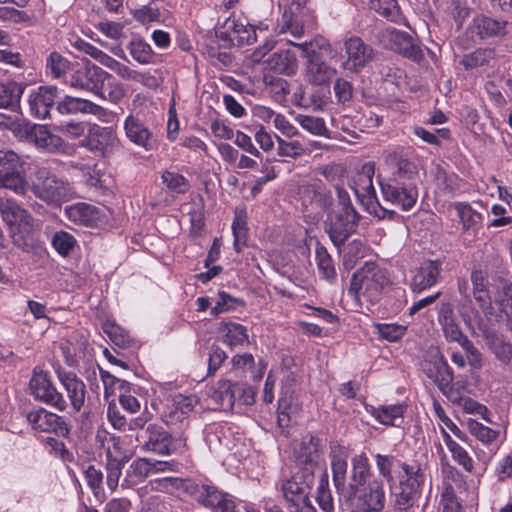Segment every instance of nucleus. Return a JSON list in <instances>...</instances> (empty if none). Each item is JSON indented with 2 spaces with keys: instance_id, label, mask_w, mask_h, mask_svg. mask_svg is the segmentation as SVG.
I'll return each mask as SVG.
<instances>
[{
  "instance_id": "1",
  "label": "nucleus",
  "mask_w": 512,
  "mask_h": 512,
  "mask_svg": "<svg viewBox=\"0 0 512 512\" xmlns=\"http://www.w3.org/2000/svg\"><path fill=\"white\" fill-rule=\"evenodd\" d=\"M391 283L387 271L375 261H367L351 279L348 295L361 304L362 300L370 304L377 303L382 291Z\"/></svg>"
},
{
  "instance_id": "2",
  "label": "nucleus",
  "mask_w": 512,
  "mask_h": 512,
  "mask_svg": "<svg viewBox=\"0 0 512 512\" xmlns=\"http://www.w3.org/2000/svg\"><path fill=\"white\" fill-rule=\"evenodd\" d=\"M0 214L3 221L10 229L14 245L21 247L24 252H29L32 246L30 233L33 229V218L14 199H0Z\"/></svg>"
},
{
  "instance_id": "3",
  "label": "nucleus",
  "mask_w": 512,
  "mask_h": 512,
  "mask_svg": "<svg viewBox=\"0 0 512 512\" xmlns=\"http://www.w3.org/2000/svg\"><path fill=\"white\" fill-rule=\"evenodd\" d=\"M36 178L38 182L32 185V192L48 204L61 205L74 198L76 194L69 182L58 178L48 168H39Z\"/></svg>"
},
{
  "instance_id": "4",
  "label": "nucleus",
  "mask_w": 512,
  "mask_h": 512,
  "mask_svg": "<svg viewBox=\"0 0 512 512\" xmlns=\"http://www.w3.org/2000/svg\"><path fill=\"white\" fill-rule=\"evenodd\" d=\"M27 163L14 151H0V188L24 195L28 188Z\"/></svg>"
},
{
  "instance_id": "5",
  "label": "nucleus",
  "mask_w": 512,
  "mask_h": 512,
  "mask_svg": "<svg viewBox=\"0 0 512 512\" xmlns=\"http://www.w3.org/2000/svg\"><path fill=\"white\" fill-rule=\"evenodd\" d=\"M195 396L176 395L170 404L167 405L162 420L166 425L174 429L177 435L175 441L179 442L182 446L186 445L188 434L186 430L189 427L190 416L197 404Z\"/></svg>"
},
{
  "instance_id": "6",
  "label": "nucleus",
  "mask_w": 512,
  "mask_h": 512,
  "mask_svg": "<svg viewBox=\"0 0 512 512\" xmlns=\"http://www.w3.org/2000/svg\"><path fill=\"white\" fill-rule=\"evenodd\" d=\"M186 491L195 501L214 512H238L233 496L213 484L189 482Z\"/></svg>"
},
{
  "instance_id": "7",
  "label": "nucleus",
  "mask_w": 512,
  "mask_h": 512,
  "mask_svg": "<svg viewBox=\"0 0 512 512\" xmlns=\"http://www.w3.org/2000/svg\"><path fill=\"white\" fill-rule=\"evenodd\" d=\"M359 218L355 208H333L328 212L325 231L335 246L339 247L356 231Z\"/></svg>"
},
{
  "instance_id": "8",
  "label": "nucleus",
  "mask_w": 512,
  "mask_h": 512,
  "mask_svg": "<svg viewBox=\"0 0 512 512\" xmlns=\"http://www.w3.org/2000/svg\"><path fill=\"white\" fill-rule=\"evenodd\" d=\"M344 56L341 68L349 73L359 74L375 59L376 51L359 36H350L343 42Z\"/></svg>"
},
{
  "instance_id": "9",
  "label": "nucleus",
  "mask_w": 512,
  "mask_h": 512,
  "mask_svg": "<svg viewBox=\"0 0 512 512\" xmlns=\"http://www.w3.org/2000/svg\"><path fill=\"white\" fill-rule=\"evenodd\" d=\"M384 199L403 211L411 210L418 199L416 179H387L380 183Z\"/></svg>"
},
{
  "instance_id": "10",
  "label": "nucleus",
  "mask_w": 512,
  "mask_h": 512,
  "mask_svg": "<svg viewBox=\"0 0 512 512\" xmlns=\"http://www.w3.org/2000/svg\"><path fill=\"white\" fill-rule=\"evenodd\" d=\"M442 493L440 504L443 512H462V506L457 498V491H466L467 482L464 475L455 467L447 464L442 467Z\"/></svg>"
},
{
  "instance_id": "11",
  "label": "nucleus",
  "mask_w": 512,
  "mask_h": 512,
  "mask_svg": "<svg viewBox=\"0 0 512 512\" xmlns=\"http://www.w3.org/2000/svg\"><path fill=\"white\" fill-rule=\"evenodd\" d=\"M31 394L34 398L58 411H65L67 402L56 387L53 385L48 372L34 369L29 382Z\"/></svg>"
},
{
  "instance_id": "12",
  "label": "nucleus",
  "mask_w": 512,
  "mask_h": 512,
  "mask_svg": "<svg viewBox=\"0 0 512 512\" xmlns=\"http://www.w3.org/2000/svg\"><path fill=\"white\" fill-rule=\"evenodd\" d=\"M315 16L307 9L296 5L285 10L277 24L279 33L289 32L292 36L299 38L315 27Z\"/></svg>"
},
{
  "instance_id": "13",
  "label": "nucleus",
  "mask_w": 512,
  "mask_h": 512,
  "mask_svg": "<svg viewBox=\"0 0 512 512\" xmlns=\"http://www.w3.org/2000/svg\"><path fill=\"white\" fill-rule=\"evenodd\" d=\"M353 512H380L385 506V491L382 481H369L363 490L354 496L346 497Z\"/></svg>"
},
{
  "instance_id": "14",
  "label": "nucleus",
  "mask_w": 512,
  "mask_h": 512,
  "mask_svg": "<svg viewBox=\"0 0 512 512\" xmlns=\"http://www.w3.org/2000/svg\"><path fill=\"white\" fill-rule=\"evenodd\" d=\"M81 143L83 147L102 157L110 155L119 146V140L113 129L97 124L89 128Z\"/></svg>"
},
{
  "instance_id": "15",
  "label": "nucleus",
  "mask_w": 512,
  "mask_h": 512,
  "mask_svg": "<svg viewBox=\"0 0 512 512\" xmlns=\"http://www.w3.org/2000/svg\"><path fill=\"white\" fill-rule=\"evenodd\" d=\"M383 45L406 58L419 63L423 58V52L418 45L414 43L413 38L405 32L394 28H387L381 33Z\"/></svg>"
},
{
  "instance_id": "16",
  "label": "nucleus",
  "mask_w": 512,
  "mask_h": 512,
  "mask_svg": "<svg viewBox=\"0 0 512 512\" xmlns=\"http://www.w3.org/2000/svg\"><path fill=\"white\" fill-rule=\"evenodd\" d=\"M312 473L295 474L290 479L284 480L281 491L286 504L289 506L312 505L309 494L312 483Z\"/></svg>"
},
{
  "instance_id": "17",
  "label": "nucleus",
  "mask_w": 512,
  "mask_h": 512,
  "mask_svg": "<svg viewBox=\"0 0 512 512\" xmlns=\"http://www.w3.org/2000/svg\"><path fill=\"white\" fill-rule=\"evenodd\" d=\"M26 137L37 149L47 153L65 154L68 144L58 135L51 133L46 126L34 124L26 128Z\"/></svg>"
},
{
  "instance_id": "18",
  "label": "nucleus",
  "mask_w": 512,
  "mask_h": 512,
  "mask_svg": "<svg viewBox=\"0 0 512 512\" xmlns=\"http://www.w3.org/2000/svg\"><path fill=\"white\" fill-rule=\"evenodd\" d=\"M28 423L39 432H54L61 436H67L70 428L64 418L45 408L30 411L27 416Z\"/></svg>"
},
{
  "instance_id": "19",
  "label": "nucleus",
  "mask_w": 512,
  "mask_h": 512,
  "mask_svg": "<svg viewBox=\"0 0 512 512\" xmlns=\"http://www.w3.org/2000/svg\"><path fill=\"white\" fill-rule=\"evenodd\" d=\"M108 78V72L96 65H85L72 71L67 83L70 87L95 94L103 79Z\"/></svg>"
},
{
  "instance_id": "20",
  "label": "nucleus",
  "mask_w": 512,
  "mask_h": 512,
  "mask_svg": "<svg viewBox=\"0 0 512 512\" xmlns=\"http://www.w3.org/2000/svg\"><path fill=\"white\" fill-rule=\"evenodd\" d=\"M126 138L135 146L152 151L156 147L155 137L144 120L133 114L128 115L123 123Z\"/></svg>"
},
{
  "instance_id": "21",
  "label": "nucleus",
  "mask_w": 512,
  "mask_h": 512,
  "mask_svg": "<svg viewBox=\"0 0 512 512\" xmlns=\"http://www.w3.org/2000/svg\"><path fill=\"white\" fill-rule=\"evenodd\" d=\"M142 448L159 455H169L172 451V436L161 426L149 424L145 430L137 435Z\"/></svg>"
},
{
  "instance_id": "22",
  "label": "nucleus",
  "mask_w": 512,
  "mask_h": 512,
  "mask_svg": "<svg viewBox=\"0 0 512 512\" xmlns=\"http://www.w3.org/2000/svg\"><path fill=\"white\" fill-rule=\"evenodd\" d=\"M385 166L391 172L389 179H416L418 169L401 150H385L382 154Z\"/></svg>"
},
{
  "instance_id": "23",
  "label": "nucleus",
  "mask_w": 512,
  "mask_h": 512,
  "mask_svg": "<svg viewBox=\"0 0 512 512\" xmlns=\"http://www.w3.org/2000/svg\"><path fill=\"white\" fill-rule=\"evenodd\" d=\"M58 88L56 86H39L33 89L28 96V105L31 115L38 119L50 116V111L57 103Z\"/></svg>"
},
{
  "instance_id": "24",
  "label": "nucleus",
  "mask_w": 512,
  "mask_h": 512,
  "mask_svg": "<svg viewBox=\"0 0 512 512\" xmlns=\"http://www.w3.org/2000/svg\"><path fill=\"white\" fill-rule=\"evenodd\" d=\"M511 27V24L502 19L492 18L486 15L474 17L467 29L472 36H477L480 40L504 37Z\"/></svg>"
},
{
  "instance_id": "25",
  "label": "nucleus",
  "mask_w": 512,
  "mask_h": 512,
  "mask_svg": "<svg viewBox=\"0 0 512 512\" xmlns=\"http://www.w3.org/2000/svg\"><path fill=\"white\" fill-rule=\"evenodd\" d=\"M424 371L446 397L452 398V382L454 374L443 356L438 353L432 356L431 360L424 368Z\"/></svg>"
},
{
  "instance_id": "26",
  "label": "nucleus",
  "mask_w": 512,
  "mask_h": 512,
  "mask_svg": "<svg viewBox=\"0 0 512 512\" xmlns=\"http://www.w3.org/2000/svg\"><path fill=\"white\" fill-rule=\"evenodd\" d=\"M223 28L230 41L238 46L252 44L257 39L255 27L242 15L228 17Z\"/></svg>"
},
{
  "instance_id": "27",
  "label": "nucleus",
  "mask_w": 512,
  "mask_h": 512,
  "mask_svg": "<svg viewBox=\"0 0 512 512\" xmlns=\"http://www.w3.org/2000/svg\"><path fill=\"white\" fill-rule=\"evenodd\" d=\"M351 465L348 485H345V490L343 491L344 497L354 496L363 490L369 483L368 479L371 476L369 459L364 453L353 456Z\"/></svg>"
},
{
  "instance_id": "28",
  "label": "nucleus",
  "mask_w": 512,
  "mask_h": 512,
  "mask_svg": "<svg viewBox=\"0 0 512 512\" xmlns=\"http://www.w3.org/2000/svg\"><path fill=\"white\" fill-rule=\"evenodd\" d=\"M57 378L66 391L67 397L72 408L79 412L85 402V384L75 373L65 371L62 368H56Z\"/></svg>"
},
{
  "instance_id": "29",
  "label": "nucleus",
  "mask_w": 512,
  "mask_h": 512,
  "mask_svg": "<svg viewBox=\"0 0 512 512\" xmlns=\"http://www.w3.org/2000/svg\"><path fill=\"white\" fill-rule=\"evenodd\" d=\"M65 215L70 221L86 227L97 226L105 216L98 207L83 202L67 206Z\"/></svg>"
},
{
  "instance_id": "30",
  "label": "nucleus",
  "mask_w": 512,
  "mask_h": 512,
  "mask_svg": "<svg viewBox=\"0 0 512 512\" xmlns=\"http://www.w3.org/2000/svg\"><path fill=\"white\" fill-rule=\"evenodd\" d=\"M441 262L431 259H425L416 269L412 279V289L415 292H421L435 285L440 277Z\"/></svg>"
},
{
  "instance_id": "31",
  "label": "nucleus",
  "mask_w": 512,
  "mask_h": 512,
  "mask_svg": "<svg viewBox=\"0 0 512 512\" xmlns=\"http://www.w3.org/2000/svg\"><path fill=\"white\" fill-rule=\"evenodd\" d=\"M244 392L238 384L229 380H220L211 387L209 397L211 400L223 409H231L236 399H240V393Z\"/></svg>"
},
{
  "instance_id": "32",
  "label": "nucleus",
  "mask_w": 512,
  "mask_h": 512,
  "mask_svg": "<svg viewBox=\"0 0 512 512\" xmlns=\"http://www.w3.org/2000/svg\"><path fill=\"white\" fill-rule=\"evenodd\" d=\"M56 111L62 115H75L78 113L98 115L102 107L83 98L66 95L56 103Z\"/></svg>"
},
{
  "instance_id": "33",
  "label": "nucleus",
  "mask_w": 512,
  "mask_h": 512,
  "mask_svg": "<svg viewBox=\"0 0 512 512\" xmlns=\"http://www.w3.org/2000/svg\"><path fill=\"white\" fill-rule=\"evenodd\" d=\"M488 265H482L475 263L471 270V283H472V294L474 299L479 303L480 306H486L490 303V296L488 290Z\"/></svg>"
},
{
  "instance_id": "34",
  "label": "nucleus",
  "mask_w": 512,
  "mask_h": 512,
  "mask_svg": "<svg viewBox=\"0 0 512 512\" xmlns=\"http://www.w3.org/2000/svg\"><path fill=\"white\" fill-rule=\"evenodd\" d=\"M205 440L210 449L219 446L232 449L235 445L233 428L227 423H213L206 430Z\"/></svg>"
},
{
  "instance_id": "35",
  "label": "nucleus",
  "mask_w": 512,
  "mask_h": 512,
  "mask_svg": "<svg viewBox=\"0 0 512 512\" xmlns=\"http://www.w3.org/2000/svg\"><path fill=\"white\" fill-rule=\"evenodd\" d=\"M365 410L383 425L398 426V422L403 421L406 405L395 404L382 405L379 407L366 405Z\"/></svg>"
},
{
  "instance_id": "36",
  "label": "nucleus",
  "mask_w": 512,
  "mask_h": 512,
  "mask_svg": "<svg viewBox=\"0 0 512 512\" xmlns=\"http://www.w3.org/2000/svg\"><path fill=\"white\" fill-rule=\"evenodd\" d=\"M337 70L325 62L322 58L307 60L306 79L313 85L328 84L336 75Z\"/></svg>"
},
{
  "instance_id": "37",
  "label": "nucleus",
  "mask_w": 512,
  "mask_h": 512,
  "mask_svg": "<svg viewBox=\"0 0 512 512\" xmlns=\"http://www.w3.org/2000/svg\"><path fill=\"white\" fill-rule=\"evenodd\" d=\"M303 203L309 201L312 205L322 210L327 209L332 204V196L320 180L303 185L302 187Z\"/></svg>"
},
{
  "instance_id": "38",
  "label": "nucleus",
  "mask_w": 512,
  "mask_h": 512,
  "mask_svg": "<svg viewBox=\"0 0 512 512\" xmlns=\"http://www.w3.org/2000/svg\"><path fill=\"white\" fill-rule=\"evenodd\" d=\"M466 425L469 433L485 447L491 450L499 447L497 441L500 436V431L498 429L486 426L472 418L466 420Z\"/></svg>"
},
{
  "instance_id": "39",
  "label": "nucleus",
  "mask_w": 512,
  "mask_h": 512,
  "mask_svg": "<svg viewBox=\"0 0 512 512\" xmlns=\"http://www.w3.org/2000/svg\"><path fill=\"white\" fill-rule=\"evenodd\" d=\"M397 478L401 487H407L419 493L425 482L424 471L418 463L408 464L404 462Z\"/></svg>"
},
{
  "instance_id": "40",
  "label": "nucleus",
  "mask_w": 512,
  "mask_h": 512,
  "mask_svg": "<svg viewBox=\"0 0 512 512\" xmlns=\"http://www.w3.org/2000/svg\"><path fill=\"white\" fill-rule=\"evenodd\" d=\"M266 66L277 73L292 75L297 68V58L290 50H280L266 60Z\"/></svg>"
},
{
  "instance_id": "41",
  "label": "nucleus",
  "mask_w": 512,
  "mask_h": 512,
  "mask_svg": "<svg viewBox=\"0 0 512 512\" xmlns=\"http://www.w3.org/2000/svg\"><path fill=\"white\" fill-rule=\"evenodd\" d=\"M485 339L489 349L498 360L509 363L512 358V345L505 337L493 331L486 332Z\"/></svg>"
},
{
  "instance_id": "42",
  "label": "nucleus",
  "mask_w": 512,
  "mask_h": 512,
  "mask_svg": "<svg viewBox=\"0 0 512 512\" xmlns=\"http://www.w3.org/2000/svg\"><path fill=\"white\" fill-rule=\"evenodd\" d=\"M102 329L111 342L120 348H130L135 345V340L130 335V332L118 325L115 321H105L102 325Z\"/></svg>"
},
{
  "instance_id": "43",
  "label": "nucleus",
  "mask_w": 512,
  "mask_h": 512,
  "mask_svg": "<svg viewBox=\"0 0 512 512\" xmlns=\"http://www.w3.org/2000/svg\"><path fill=\"white\" fill-rule=\"evenodd\" d=\"M495 58V50L492 48H477L471 53L463 55L460 64L466 70L489 66Z\"/></svg>"
},
{
  "instance_id": "44",
  "label": "nucleus",
  "mask_w": 512,
  "mask_h": 512,
  "mask_svg": "<svg viewBox=\"0 0 512 512\" xmlns=\"http://www.w3.org/2000/svg\"><path fill=\"white\" fill-rule=\"evenodd\" d=\"M375 461L379 474L388 483H394L395 476L393 473L399 475V471L404 462L400 461L395 456L382 454H376Z\"/></svg>"
},
{
  "instance_id": "45",
  "label": "nucleus",
  "mask_w": 512,
  "mask_h": 512,
  "mask_svg": "<svg viewBox=\"0 0 512 512\" xmlns=\"http://www.w3.org/2000/svg\"><path fill=\"white\" fill-rule=\"evenodd\" d=\"M439 322L447 340L458 342L461 346L465 340H469L460 330L451 309H446L441 312Z\"/></svg>"
},
{
  "instance_id": "46",
  "label": "nucleus",
  "mask_w": 512,
  "mask_h": 512,
  "mask_svg": "<svg viewBox=\"0 0 512 512\" xmlns=\"http://www.w3.org/2000/svg\"><path fill=\"white\" fill-rule=\"evenodd\" d=\"M95 95L111 103H118L124 97L125 91L122 85L108 73V78L101 81Z\"/></svg>"
},
{
  "instance_id": "47",
  "label": "nucleus",
  "mask_w": 512,
  "mask_h": 512,
  "mask_svg": "<svg viewBox=\"0 0 512 512\" xmlns=\"http://www.w3.org/2000/svg\"><path fill=\"white\" fill-rule=\"evenodd\" d=\"M224 342L230 347L244 346L249 343V337L245 326L228 322L223 324Z\"/></svg>"
},
{
  "instance_id": "48",
  "label": "nucleus",
  "mask_w": 512,
  "mask_h": 512,
  "mask_svg": "<svg viewBox=\"0 0 512 512\" xmlns=\"http://www.w3.org/2000/svg\"><path fill=\"white\" fill-rule=\"evenodd\" d=\"M457 215L464 231L475 232L481 221V214L474 210L469 204L457 202L454 204Z\"/></svg>"
},
{
  "instance_id": "49",
  "label": "nucleus",
  "mask_w": 512,
  "mask_h": 512,
  "mask_svg": "<svg viewBox=\"0 0 512 512\" xmlns=\"http://www.w3.org/2000/svg\"><path fill=\"white\" fill-rule=\"evenodd\" d=\"M292 45L299 48L301 56L307 58V60H313L314 58H321V51H330L331 45L329 41L323 37H316L311 41H305L303 43H293Z\"/></svg>"
},
{
  "instance_id": "50",
  "label": "nucleus",
  "mask_w": 512,
  "mask_h": 512,
  "mask_svg": "<svg viewBox=\"0 0 512 512\" xmlns=\"http://www.w3.org/2000/svg\"><path fill=\"white\" fill-rule=\"evenodd\" d=\"M333 482L338 491H344L347 476V460L344 452L333 453L331 456Z\"/></svg>"
},
{
  "instance_id": "51",
  "label": "nucleus",
  "mask_w": 512,
  "mask_h": 512,
  "mask_svg": "<svg viewBox=\"0 0 512 512\" xmlns=\"http://www.w3.org/2000/svg\"><path fill=\"white\" fill-rule=\"evenodd\" d=\"M127 49L130 52L132 58L137 61L139 64L147 65L151 64L154 59V52L146 41L141 38L132 39Z\"/></svg>"
},
{
  "instance_id": "52",
  "label": "nucleus",
  "mask_w": 512,
  "mask_h": 512,
  "mask_svg": "<svg viewBox=\"0 0 512 512\" xmlns=\"http://www.w3.org/2000/svg\"><path fill=\"white\" fill-rule=\"evenodd\" d=\"M24 87L14 81L0 83V108H10L19 103Z\"/></svg>"
},
{
  "instance_id": "53",
  "label": "nucleus",
  "mask_w": 512,
  "mask_h": 512,
  "mask_svg": "<svg viewBox=\"0 0 512 512\" xmlns=\"http://www.w3.org/2000/svg\"><path fill=\"white\" fill-rule=\"evenodd\" d=\"M232 232L234 236L235 252L241 253V247L246 244L248 232L246 214L244 211L236 210L234 221L232 223Z\"/></svg>"
},
{
  "instance_id": "54",
  "label": "nucleus",
  "mask_w": 512,
  "mask_h": 512,
  "mask_svg": "<svg viewBox=\"0 0 512 512\" xmlns=\"http://www.w3.org/2000/svg\"><path fill=\"white\" fill-rule=\"evenodd\" d=\"M174 463L167 461H151L148 459H138L135 461L131 467L134 468V471L139 474L141 477H147L152 473L172 470Z\"/></svg>"
},
{
  "instance_id": "55",
  "label": "nucleus",
  "mask_w": 512,
  "mask_h": 512,
  "mask_svg": "<svg viewBox=\"0 0 512 512\" xmlns=\"http://www.w3.org/2000/svg\"><path fill=\"white\" fill-rule=\"evenodd\" d=\"M446 13L455 22L457 30H460L470 15V7L467 0H449Z\"/></svg>"
},
{
  "instance_id": "56",
  "label": "nucleus",
  "mask_w": 512,
  "mask_h": 512,
  "mask_svg": "<svg viewBox=\"0 0 512 512\" xmlns=\"http://www.w3.org/2000/svg\"><path fill=\"white\" fill-rule=\"evenodd\" d=\"M372 8L390 21H398L401 17L400 7L396 0H371Z\"/></svg>"
},
{
  "instance_id": "57",
  "label": "nucleus",
  "mask_w": 512,
  "mask_h": 512,
  "mask_svg": "<svg viewBox=\"0 0 512 512\" xmlns=\"http://www.w3.org/2000/svg\"><path fill=\"white\" fill-rule=\"evenodd\" d=\"M420 493L407 487H401L400 485L394 492V509L397 511H406L413 506L416 497Z\"/></svg>"
},
{
  "instance_id": "58",
  "label": "nucleus",
  "mask_w": 512,
  "mask_h": 512,
  "mask_svg": "<svg viewBox=\"0 0 512 512\" xmlns=\"http://www.w3.org/2000/svg\"><path fill=\"white\" fill-rule=\"evenodd\" d=\"M161 178L167 188L175 193L183 194L190 188L189 181L182 174L164 171Z\"/></svg>"
},
{
  "instance_id": "59",
  "label": "nucleus",
  "mask_w": 512,
  "mask_h": 512,
  "mask_svg": "<svg viewBox=\"0 0 512 512\" xmlns=\"http://www.w3.org/2000/svg\"><path fill=\"white\" fill-rule=\"evenodd\" d=\"M107 485L110 490H115L121 476L124 461L112 456L110 450L107 451Z\"/></svg>"
},
{
  "instance_id": "60",
  "label": "nucleus",
  "mask_w": 512,
  "mask_h": 512,
  "mask_svg": "<svg viewBox=\"0 0 512 512\" xmlns=\"http://www.w3.org/2000/svg\"><path fill=\"white\" fill-rule=\"evenodd\" d=\"M70 68V62L58 52H51L46 59V69L54 78H60Z\"/></svg>"
},
{
  "instance_id": "61",
  "label": "nucleus",
  "mask_w": 512,
  "mask_h": 512,
  "mask_svg": "<svg viewBox=\"0 0 512 512\" xmlns=\"http://www.w3.org/2000/svg\"><path fill=\"white\" fill-rule=\"evenodd\" d=\"M51 244L61 256H68L76 244V239L66 231H58L53 235Z\"/></svg>"
},
{
  "instance_id": "62",
  "label": "nucleus",
  "mask_w": 512,
  "mask_h": 512,
  "mask_svg": "<svg viewBox=\"0 0 512 512\" xmlns=\"http://www.w3.org/2000/svg\"><path fill=\"white\" fill-rule=\"evenodd\" d=\"M296 120L303 129L307 130L308 132L314 135L324 136L328 132L325 122L322 118L307 115H298Z\"/></svg>"
},
{
  "instance_id": "63",
  "label": "nucleus",
  "mask_w": 512,
  "mask_h": 512,
  "mask_svg": "<svg viewBox=\"0 0 512 512\" xmlns=\"http://www.w3.org/2000/svg\"><path fill=\"white\" fill-rule=\"evenodd\" d=\"M105 66L113 70L119 77L124 80L139 82L143 78L142 73L131 69L126 64L120 63L113 57H110Z\"/></svg>"
},
{
  "instance_id": "64",
  "label": "nucleus",
  "mask_w": 512,
  "mask_h": 512,
  "mask_svg": "<svg viewBox=\"0 0 512 512\" xmlns=\"http://www.w3.org/2000/svg\"><path fill=\"white\" fill-rule=\"evenodd\" d=\"M316 501L323 512H334L333 498L327 479H321L317 487Z\"/></svg>"
}]
</instances>
